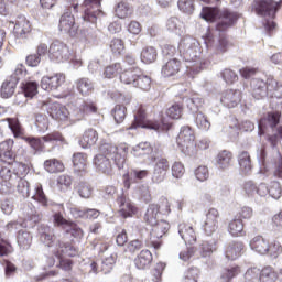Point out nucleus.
I'll return each mask as SVG.
<instances>
[{"mask_svg":"<svg viewBox=\"0 0 282 282\" xmlns=\"http://www.w3.org/2000/svg\"><path fill=\"white\" fill-rule=\"evenodd\" d=\"M99 151L100 153L94 158L96 171L105 175H111V173H113L111 160L118 169H123L124 162H127V155H129V144L126 142L119 144L101 143ZM109 158H111V160Z\"/></svg>","mask_w":282,"mask_h":282,"instance_id":"1","label":"nucleus"},{"mask_svg":"<svg viewBox=\"0 0 282 282\" xmlns=\"http://www.w3.org/2000/svg\"><path fill=\"white\" fill-rule=\"evenodd\" d=\"M202 19L205 21H209L210 23H216V32H219L220 34L224 32H228L235 23H237V19H239V15H237L236 12H232L228 9L219 10V8H213V7H204L200 12Z\"/></svg>","mask_w":282,"mask_h":282,"instance_id":"2","label":"nucleus"},{"mask_svg":"<svg viewBox=\"0 0 282 282\" xmlns=\"http://www.w3.org/2000/svg\"><path fill=\"white\" fill-rule=\"evenodd\" d=\"M138 127L153 129L154 131H169L173 127V122L163 112L159 115L156 121H147V109L144 106H140L134 113V121L130 126V129H138Z\"/></svg>","mask_w":282,"mask_h":282,"instance_id":"3","label":"nucleus"},{"mask_svg":"<svg viewBox=\"0 0 282 282\" xmlns=\"http://www.w3.org/2000/svg\"><path fill=\"white\" fill-rule=\"evenodd\" d=\"M72 1L73 3H76L78 0H67ZM82 8H84V15L83 19L87 23H93L94 28L93 30H84L85 36H88V39H96V20L100 14H102V0H84Z\"/></svg>","mask_w":282,"mask_h":282,"instance_id":"4","label":"nucleus"},{"mask_svg":"<svg viewBox=\"0 0 282 282\" xmlns=\"http://www.w3.org/2000/svg\"><path fill=\"white\" fill-rule=\"evenodd\" d=\"M22 140L28 142L29 147H31L33 151L43 152L45 151V143L54 145L63 144L65 142V137L61 131H53L42 138L24 137Z\"/></svg>","mask_w":282,"mask_h":282,"instance_id":"5","label":"nucleus"},{"mask_svg":"<svg viewBox=\"0 0 282 282\" xmlns=\"http://www.w3.org/2000/svg\"><path fill=\"white\" fill-rule=\"evenodd\" d=\"M282 1L274 0H253L251 4V9L258 17H271L274 19L276 17V12L281 10Z\"/></svg>","mask_w":282,"mask_h":282,"instance_id":"6","label":"nucleus"},{"mask_svg":"<svg viewBox=\"0 0 282 282\" xmlns=\"http://www.w3.org/2000/svg\"><path fill=\"white\" fill-rule=\"evenodd\" d=\"M110 97L115 102H119L115 106L112 116L117 124H120L124 122V118H127V105L131 104V99L118 91L111 93Z\"/></svg>","mask_w":282,"mask_h":282,"instance_id":"7","label":"nucleus"},{"mask_svg":"<svg viewBox=\"0 0 282 282\" xmlns=\"http://www.w3.org/2000/svg\"><path fill=\"white\" fill-rule=\"evenodd\" d=\"M70 56L69 46L62 41L55 40L48 47V58L55 63H65Z\"/></svg>","mask_w":282,"mask_h":282,"instance_id":"8","label":"nucleus"},{"mask_svg":"<svg viewBox=\"0 0 282 282\" xmlns=\"http://www.w3.org/2000/svg\"><path fill=\"white\" fill-rule=\"evenodd\" d=\"M151 226L152 229L150 231L148 243L149 246L154 248V250H160V248H162V238L166 232H169L171 225H169V223H166L165 220H160L155 225Z\"/></svg>","mask_w":282,"mask_h":282,"instance_id":"9","label":"nucleus"},{"mask_svg":"<svg viewBox=\"0 0 282 282\" xmlns=\"http://www.w3.org/2000/svg\"><path fill=\"white\" fill-rule=\"evenodd\" d=\"M98 113V104L91 99L84 100L77 108L73 110V122H80L87 116Z\"/></svg>","mask_w":282,"mask_h":282,"instance_id":"10","label":"nucleus"},{"mask_svg":"<svg viewBox=\"0 0 282 282\" xmlns=\"http://www.w3.org/2000/svg\"><path fill=\"white\" fill-rule=\"evenodd\" d=\"M0 178L2 180V183H0V193L2 195L9 193L10 188L18 183L10 162L6 165H0Z\"/></svg>","mask_w":282,"mask_h":282,"instance_id":"11","label":"nucleus"},{"mask_svg":"<svg viewBox=\"0 0 282 282\" xmlns=\"http://www.w3.org/2000/svg\"><path fill=\"white\" fill-rule=\"evenodd\" d=\"M67 77L63 73L45 75L41 79V87L44 91H57L59 87L65 85Z\"/></svg>","mask_w":282,"mask_h":282,"instance_id":"12","label":"nucleus"},{"mask_svg":"<svg viewBox=\"0 0 282 282\" xmlns=\"http://www.w3.org/2000/svg\"><path fill=\"white\" fill-rule=\"evenodd\" d=\"M59 32L63 34H69V36H76L78 34V24H76V18L72 14V11H66L59 19Z\"/></svg>","mask_w":282,"mask_h":282,"instance_id":"13","label":"nucleus"},{"mask_svg":"<svg viewBox=\"0 0 282 282\" xmlns=\"http://www.w3.org/2000/svg\"><path fill=\"white\" fill-rule=\"evenodd\" d=\"M219 221H221V215L219 214V210L215 207L209 208L203 224L204 232L208 236L217 232V229L219 228Z\"/></svg>","mask_w":282,"mask_h":282,"instance_id":"14","label":"nucleus"},{"mask_svg":"<svg viewBox=\"0 0 282 282\" xmlns=\"http://www.w3.org/2000/svg\"><path fill=\"white\" fill-rule=\"evenodd\" d=\"M154 162L155 164L153 169L152 181L156 184H160L166 178V174L171 169V163L169 162V159L164 156L154 158Z\"/></svg>","mask_w":282,"mask_h":282,"instance_id":"15","label":"nucleus"},{"mask_svg":"<svg viewBox=\"0 0 282 282\" xmlns=\"http://www.w3.org/2000/svg\"><path fill=\"white\" fill-rule=\"evenodd\" d=\"M10 163L13 175H15L18 182L19 180H25V177H28V174L32 169V161H30V158L25 156L22 160L15 158Z\"/></svg>","mask_w":282,"mask_h":282,"instance_id":"16","label":"nucleus"},{"mask_svg":"<svg viewBox=\"0 0 282 282\" xmlns=\"http://www.w3.org/2000/svg\"><path fill=\"white\" fill-rule=\"evenodd\" d=\"M281 122V112L280 111H271L267 112L260 120H259V130L260 135H263L265 133V129L268 127L276 133V128L279 127Z\"/></svg>","mask_w":282,"mask_h":282,"instance_id":"17","label":"nucleus"},{"mask_svg":"<svg viewBox=\"0 0 282 282\" xmlns=\"http://www.w3.org/2000/svg\"><path fill=\"white\" fill-rule=\"evenodd\" d=\"M243 93L240 89H227L220 95V102L228 109H235L241 104Z\"/></svg>","mask_w":282,"mask_h":282,"instance_id":"18","label":"nucleus"},{"mask_svg":"<svg viewBox=\"0 0 282 282\" xmlns=\"http://www.w3.org/2000/svg\"><path fill=\"white\" fill-rule=\"evenodd\" d=\"M52 253L56 259H63L65 257H76L78 254V249L72 242L56 240Z\"/></svg>","mask_w":282,"mask_h":282,"instance_id":"19","label":"nucleus"},{"mask_svg":"<svg viewBox=\"0 0 282 282\" xmlns=\"http://www.w3.org/2000/svg\"><path fill=\"white\" fill-rule=\"evenodd\" d=\"M176 142L178 147H181L182 151L193 149L195 147V132L188 126L183 127L178 133Z\"/></svg>","mask_w":282,"mask_h":282,"instance_id":"20","label":"nucleus"},{"mask_svg":"<svg viewBox=\"0 0 282 282\" xmlns=\"http://www.w3.org/2000/svg\"><path fill=\"white\" fill-rule=\"evenodd\" d=\"M32 32V24L25 15H18L13 28V34L15 39L24 40L30 36Z\"/></svg>","mask_w":282,"mask_h":282,"instance_id":"21","label":"nucleus"},{"mask_svg":"<svg viewBox=\"0 0 282 282\" xmlns=\"http://www.w3.org/2000/svg\"><path fill=\"white\" fill-rule=\"evenodd\" d=\"M47 113L51 116V118H53V120H56L57 122H69V110L62 104H50Z\"/></svg>","mask_w":282,"mask_h":282,"instance_id":"22","label":"nucleus"},{"mask_svg":"<svg viewBox=\"0 0 282 282\" xmlns=\"http://www.w3.org/2000/svg\"><path fill=\"white\" fill-rule=\"evenodd\" d=\"M22 94L15 96L14 105H23V100L19 98H34L39 94V83L32 80H24L21 84Z\"/></svg>","mask_w":282,"mask_h":282,"instance_id":"23","label":"nucleus"},{"mask_svg":"<svg viewBox=\"0 0 282 282\" xmlns=\"http://www.w3.org/2000/svg\"><path fill=\"white\" fill-rule=\"evenodd\" d=\"M182 72V61L177 58H171L162 65L161 75L163 78H173Z\"/></svg>","mask_w":282,"mask_h":282,"instance_id":"24","label":"nucleus"},{"mask_svg":"<svg viewBox=\"0 0 282 282\" xmlns=\"http://www.w3.org/2000/svg\"><path fill=\"white\" fill-rule=\"evenodd\" d=\"M14 140L7 139L0 142V162L9 163L17 159L14 154Z\"/></svg>","mask_w":282,"mask_h":282,"instance_id":"25","label":"nucleus"},{"mask_svg":"<svg viewBox=\"0 0 282 282\" xmlns=\"http://www.w3.org/2000/svg\"><path fill=\"white\" fill-rule=\"evenodd\" d=\"M178 234L185 243H195L197 241V234L195 227L191 223H181L178 225Z\"/></svg>","mask_w":282,"mask_h":282,"instance_id":"26","label":"nucleus"},{"mask_svg":"<svg viewBox=\"0 0 282 282\" xmlns=\"http://www.w3.org/2000/svg\"><path fill=\"white\" fill-rule=\"evenodd\" d=\"M153 263V253L149 249H143L134 258L137 270H149Z\"/></svg>","mask_w":282,"mask_h":282,"instance_id":"27","label":"nucleus"},{"mask_svg":"<svg viewBox=\"0 0 282 282\" xmlns=\"http://www.w3.org/2000/svg\"><path fill=\"white\" fill-rule=\"evenodd\" d=\"M117 204L119 206V213L122 217H133L138 213V207L132 205L124 194H121L117 198Z\"/></svg>","mask_w":282,"mask_h":282,"instance_id":"28","label":"nucleus"},{"mask_svg":"<svg viewBox=\"0 0 282 282\" xmlns=\"http://www.w3.org/2000/svg\"><path fill=\"white\" fill-rule=\"evenodd\" d=\"M199 56H202V46H199V43H187V46L183 52L184 61L187 63H196V61H199Z\"/></svg>","mask_w":282,"mask_h":282,"instance_id":"29","label":"nucleus"},{"mask_svg":"<svg viewBox=\"0 0 282 282\" xmlns=\"http://www.w3.org/2000/svg\"><path fill=\"white\" fill-rule=\"evenodd\" d=\"M243 191L248 197H254V195L265 197V195H268V185L261 183L257 186L252 181H248L243 184Z\"/></svg>","mask_w":282,"mask_h":282,"instance_id":"30","label":"nucleus"},{"mask_svg":"<svg viewBox=\"0 0 282 282\" xmlns=\"http://www.w3.org/2000/svg\"><path fill=\"white\" fill-rule=\"evenodd\" d=\"M243 248L246 246L241 241H232L229 245H227L225 250V257L228 259V261H235L241 257V253L243 252Z\"/></svg>","mask_w":282,"mask_h":282,"instance_id":"31","label":"nucleus"},{"mask_svg":"<svg viewBox=\"0 0 282 282\" xmlns=\"http://www.w3.org/2000/svg\"><path fill=\"white\" fill-rule=\"evenodd\" d=\"M98 142V131L94 128L85 130L84 134L79 139V145L82 149H89Z\"/></svg>","mask_w":282,"mask_h":282,"instance_id":"32","label":"nucleus"},{"mask_svg":"<svg viewBox=\"0 0 282 282\" xmlns=\"http://www.w3.org/2000/svg\"><path fill=\"white\" fill-rule=\"evenodd\" d=\"M75 87L80 96L87 97L94 94V82L87 77H80L75 82Z\"/></svg>","mask_w":282,"mask_h":282,"instance_id":"33","label":"nucleus"},{"mask_svg":"<svg viewBox=\"0 0 282 282\" xmlns=\"http://www.w3.org/2000/svg\"><path fill=\"white\" fill-rule=\"evenodd\" d=\"M235 160V156L229 150H223L218 152L216 156V163L220 171H228L230 166H232V161Z\"/></svg>","mask_w":282,"mask_h":282,"instance_id":"34","label":"nucleus"},{"mask_svg":"<svg viewBox=\"0 0 282 282\" xmlns=\"http://www.w3.org/2000/svg\"><path fill=\"white\" fill-rule=\"evenodd\" d=\"M140 74H142V70L139 67L126 69L120 74V82L124 85H133L135 87Z\"/></svg>","mask_w":282,"mask_h":282,"instance_id":"35","label":"nucleus"},{"mask_svg":"<svg viewBox=\"0 0 282 282\" xmlns=\"http://www.w3.org/2000/svg\"><path fill=\"white\" fill-rule=\"evenodd\" d=\"M252 96L256 100H261V98H265L268 96V87L263 79H253L251 82Z\"/></svg>","mask_w":282,"mask_h":282,"instance_id":"36","label":"nucleus"},{"mask_svg":"<svg viewBox=\"0 0 282 282\" xmlns=\"http://www.w3.org/2000/svg\"><path fill=\"white\" fill-rule=\"evenodd\" d=\"M269 243H270V240L263 238V236H256L250 241V248L254 252H258V254H268Z\"/></svg>","mask_w":282,"mask_h":282,"instance_id":"37","label":"nucleus"},{"mask_svg":"<svg viewBox=\"0 0 282 282\" xmlns=\"http://www.w3.org/2000/svg\"><path fill=\"white\" fill-rule=\"evenodd\" d=\"M9 124V129L11 130L14 138H20L23 140L25 138V129L21 126V122L18 118H7L4 119Z\"/></svg>","mask_w":282,"mask_h":282,"instance_id":"38","label":"nucleus"},{"mask_svg":"<svg viewBox=\"0 0 282 282\" xmlns=\"http://www.w3.org/2000/svg\"><path fill=\"white\" fill-rule=\"evenodd\" d=\"M238 164L240 166V171H242L245 175H248V173L252 171V159L250 158V152H239Z\"/></svg>","mask_w":282,"mask_h":282,"instance_id":"39","label":"nucleus"},{"mask_svg":"<svg viewBox=\"0 0 282 282\" xmlns=\"http://www.w3.org/2000/svg\"><path fill=\"white\" fill-rule=\"evenodd\" d=\"M243 220L239 218H234L228 224V232L231 235V237H246V230H243Z\"/></svg>","mask_w":282,"mask_h":282,"instance_id":"40","label":"nucleus"},{"mask_svg":"<svg viewBox=\"0 0 282 282\" xmlns=\"http://www.w3.org/2000/svg\"><path fill=\"white\" fill-rule=\"evenodd\" d=\"M141 61L145 65H151V63H155L158 61V48L154 46H145L141 51Z\"/></svg>","mask_w":282,"mask_h":282,"instance_id":"41","label":"nucleus"},{"mask_svg":"<svg viewBox=\"0 0 282 282\" xmlns=\"http://www.w3.org/2000/svg\"><path fill=\"white\" fill-rule=\"evenodd\" d=\"M115 14L118 19H129L133 14V7L127 3L124 0H121L115 9Z\"/></svg>","mask_w":282,"mask_h":282,"instance_id":"42","label":"nucleus"},{"mask_svg":"<svg viewBox=\"0 0 282 282\" xmlns=\"http://www.w3.org/2000/svg\"><path fill=\"white\" fill-rule=\"evenodd\" d=\"M279 273L274 268L267 265L260 270L259 282H276Z\"/></svg>","mask_w":282,"mask_h":282,"instance_id":"43","label":"nucleus"},{"mask_svg":"<svg viewBox=\"0 0 282 282\" xmlns=\"http://www.w3.org/2000/svg\"><path fill=\"white\" fill-rule=\"evenodd\" d=\"M44 169L47 173H63L65 171V164L58 159H48L44 161Z\"/></svg>","mask_w":282,"mask_h":282,"instance_id":"44","label":"nucleus"},{"mask_svg":"<svg viewBox=\"0 0 282 282\" xmlns=\"http://www.w3.org/2000/svg\"><path fill=\"white\" fill-rule=\"evenodd\" d=\"M144 221L149 224V226H155L158 224V219H160V214L158 212V205L150 204L144 214Z\"/></svg>","mask_w":282,"mask_h":282,"instance_id":"45","label":"nucleus"},{"mask_svg":"<svg viewBox=\"0 0 282 282\" xmlns=\"http://www.w3.org/2000/svg\"><path fill=\"white\" fill-rule=\"evenodd\" d=\"M34 194L32 195V199L34 202H37V204H41L44 208H47L48 206V199L45 195V192L43 191V185L41 183H37L34 188Z\"/></svg>","mask_w":282,"mask_h":282,"instance_id":"46","label":"nucleus"},{"mask_svg":"<svg viewBox=\"0 0 282 282\" xmlns=\"http://www.w3.org/2000/svg\"><path fill=\"white\" fill-rule=\"evenodd\" d=\"M240 272H241V267H239V265L226 268V269H224V271L220 275V281L221 282H232V279H235L236 276H239Z\"/></svg>","mask_w":282,"mask_h":282,"instance_id":"47","label":"nucleus"},{"mask_svg":"<svg viewBox=\"0 0 282 282\" xmlns=\"http://www.w3.org/2000/svg\"><path fill=\"white\" fill-rule=\"evenodd\" d=\"M14 91H17V80H7L1 86V98H12V96H14Z\"/></svg>","mask_w":282,"mask_h":282,"instance_id":"48","label":"nucleus"},{"mask_svg":"<svg viewBox=\"0 0 282 282\" xmlns=\"http://www.w3.org/2000/svg\"><path fill=\"white\" fill-rule=\"evenodd\" d=\"M73 165L75 171H85L87 169V154L83 152L74 153Z\"/></svg>","mask_w":282,"mask_h":282,"instance_id":"49","label":"nucleus"},{"mask_svg":"<svg viewBox=\"0 0 282 282\" xmlns=\"http://www.w3.org/2000/svg\"><path fill=\"white\" fill-rule=\"evenodd\" d=\"M121 72L122 65L120 63L110 64L104 68L102 77L108 79L116 78Z\"/></svg>","mask_w":282,"mask_h":282,"instance_id":"50","label":"nucleus"},{"mask_svg":"<svg viewBox=\"0 0 282 282\" xmlns=\"http://www.w3.org/2000/svg\"><path fill=\"white\" fill-rule=\"evenodd\" d=\"M18 245L22 250H28L32 246V234L25 230L18 232Z\"/></svg>","mask_w":282,"mask_h":282,"instance_id":"51","label":"nucleus"},{"mask_svg":"<svg viewBox=\"0 0 282 282\" xmlns=\"http://www.w3.org/2000/svg\"><path fill=\"white\" fill-rule=\"evenodd\" d=\"M232 42L228 39V35L220 34L218 37V43L216 45V52L217 54H226L230 47H232Z\"/></svg>","mask_w":282,"mask_h":282,"instance_id":"52","label":"nucleus"},{"mask_svg":"<svg viewBox=\"0 0 282 282\" xmlns=\"http://www.w3.org/2000/svg\"><path fill=\"white\" fill-rule=\"evenodd\" d=\"M165 113L170 120H180L182 113H184V106L182 104H174L166 109Z\"/></svg>","mask_w":282,"mask_h":282,"instance_id":"53","label":"nucleus"},{"mask_svg":"<svg viewBox=\"0 0 282 282\" xmlns=\"http://www.w3.org/2000/svg\"><path fill=\"white\" fill-rule=\"evenodd\" d=\"M195 122L200 131H208L210 129V120H208V117L202 111L196 112Z\"/></svg>","mask_w":282,"mask_h":282,"instance_id":"54","label":"nucleus"},{"mask_svg":"<svg viewBox=\"0 0 282 282\" xmlns=\"http://www.w3.org/2000/svg\"><path fill=\"white\" fill-rule=\"evenodd\" d=\"M76 189H77L78 195L80 197H83V199H89V197H91V195H94V188L87 182L79 183L77 185Z\"/></svg>","mask_w":282,"mask_h":282,"instance_id":"55","label":"nucleus"},{"mask_svg":"<svg viewBox=\"0 0 282 282\" xmlns=\"http://www.w3.org/2000/svg\"><path fill=\"white\" fill-rule=\"evenodd\" d=\"M109 47L115 56H122L124 52V41H122V39H112Z\"/></svg>","mask_w":282,"mask_h":282,"instance_id":"56","label":"nucleus"},{"mask_svg":"<svg viewBox=\"0 0 282 282\" xmlns=\"http://www.w3.org/2000/svg\"><path fill=\"white\" fill-rule=\"evenodd\" d=\"M281 140H282V126H279L275 129V133L267 135V142H269V144L272 149H276V147H279V142H281Z\"/></svg>","mask_w":282,"mask_h":282,"instance_id":"57","label":"nucleus"},{"mask_svg":"<svg viewBox=\"0 0 282 282\" xmlns=\"http://www.w3.org/2000/svg\"><path fill=\"white\" fill-rule=\"evenodd\" d=\"M282 253V246L281 242L274 240L269 242L267 253L269 257L273 259H278V257Z\"/></svg>","mask_w":282,"mask_h":282,"instance_id":"58","label":"nucleus"},{"mask_svg":"<svg viewBox=\"0 0 282 282\" xmlns=\"http://www.w3.org/2000/svg\"><path fill=\"white\" fill-rule=\"evenodd\" d=\"M151 83H152L151 77L147 75H139L134 84V87H138L142 91H149L151 89Z\"/></svg>","mask_w":282,"mask_h":282,"instance_id":"59","label":"nucleus"},{"mask_svg":"<svg viewBox=\"0 0 282 282\" xmlns=\"http://www.w3.org/2000/svg\"><path fill=\"white\" fill-rule=\"evenodd\" d=\"M155 206L158 208L159 215H171V202H169V198L161 197Z\"/></svg>","mask_w":282,"mask_h":282,"instance_id":"60","label":"nucleus"},{"mask_svg":"<svg viewBox=\"0 0 282 282\" xmlns=\"http://www.w3.org/2000/svg\"><path fill=\"white\" fill-rule=\"evenodd\" d=\"M178 9L185 14H193L195 12V0H178Z\"/></svg>","mask_w":282,"mask_h":282,"instance_id":"61","label":"nucleus"},{"mask_svg":"<svg viewBox=\"0 0 282 282\" xmlns=\"http://www.w3.org/2000/svg\"><path fill=\"white\" fill-rule=\"evenodd\" d=\"M259 276H261V269L257 267H251L245 273V281L259 282Z\"/></svg>","mask_w":282,"mask_h":282,"instance_id":"62","label":"nucleus"},{"mask_svg":"<svg viewBox=\"0 0 282 282\" xmlns=\"http://www.w3.org/2000/svg\"><path fill=\"white\" fill-rule=\"evenodd\" d=\"M116 260L117 257L115 254L105 258V260L101 263V272H104V274H109V272L113 270V265H116Z\"/></svg>","mask_w":282,"mask_h":282,"instance_id":"63","label":"nucleus"},{"mask_svg":"<svg viewBox=\"0 0 282 282\" xmlns=\"http://www.w3.org/2000/svg\"><path fill=\"white\" fill-rule=\"evenodd\" d=\"M199 279V269L192 267L186 270L183 282H197Z\"/></svg>","mask_w":282,"mask_h":282,"instance_id":"64","label":"nucleus"}]
</instances>
